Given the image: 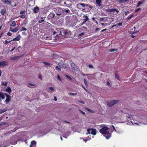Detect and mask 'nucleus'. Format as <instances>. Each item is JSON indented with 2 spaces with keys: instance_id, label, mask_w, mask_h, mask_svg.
I'll return each mask as SVG.
<instances>
[{
  "instance_id": "338daca9",
  "label": "nucleus",
  "mask_w": 147,
  "mask_h": 147,
  "mask_svg": "<svg viewBox=\"0 0 147 147\" xmlns=\"http://www.w3.org/2000/svg\"><path fill=\"white\" fill-rule=\"evenodd\" d=\"M118 25L119 26H121L122 25V23H120L118 24Z\"/></svg>"
},
{
  "instance_id": "f704fd0d",
  "label": "nucleus",
  "mask_w": 147,
  "mask_h": 147,
  "mask_svg": "<svg viewBox=\"0 0 147 147\" xmlns=\"http://www.w3.org/2000/svg\"><path fill=\"white\" fill-rule=\"evenodd\" d=\"M26 30L27 29L26 28L24 27H22V29L20 30V31L21 32L23 31H26Z\"/></svg>"
},
{
  "instance_id": "5701e85b",
  "label": "nucleus",
  "mask_w": 147,
  "mask_h": 147,
  "mask_svg": "<svg viewBox=\"0 0 147 147\" xmlns=\"http://www.w3.org/2000/svg\"><path fill=\"white\" fill-rule=\"evenodd\" d=\"M6 12V10L5 9H2L1 10L0 13L2 15H3Z\"/></svg>"
},
{
  "instance_id": "bb28decb",
  "label": "nucleus",
  "mask_w": 147,
  "mask_h": 147,
  "mask_svg": "<svg viewBox=\"0 0 147 147\" xmlns=\"http://www.w3.org/2000/svg\"><path fill=\"white\" fill-rule=\"evenodd\" d=\"M4 3L7 4H10L11 2L9 0H5L4 1Z\"/></svg>"
},
{
  "instance_id": "6ab92c4d",
  "label": "nucleus",
  "mask_w": 147,
  "mask_h": 147,
  "mask_svg": "<svg viewBox=\"0 0 147 147\" xmlns=\"http://www.w3.org/2000/svg\"><path fill=\"white\" fill-rule=\"evenodd\" d=\"M5 91L8 92L9 94L11 93V89L10 87H9L7 88Z\"/></svg>"
},
{
  "instance_id": "a211bd4d",
  "label": "nucleus",
  "mask_w": 147,
  "mask_h": 147,
  "mask_svg": "<svg viewBox=\"0 0 147 147\" xmlns=\"http://www.w3.org/2000/svg\"><path fill=\"white\" fill-rule=\"evenodd\" d=\"M85 19H84V20L82 22V24H85L86 21L89 20L87 16H85Z\"/></svg>"
},
{
  "instance_id": "09e8293b",
  "label": "nucleus",
  "mask_w": 147,
  "mask_h": 147,
  "mask_svg": "<svg viewBox=\"0 0 147 147\" xmlns=\"http://www.w3.org/2000/svg\"><path fill=\"white\" fill-rule=\"evenodd\" d=\"M111 137L110 135H109L107 136H106V138L107 139H109Z\"/></svg>"
},
{
  "instance_id": "4d7b16f0",
  "label": "nucleus",
  "mask_w": 147,
  "mask_h": 147,
  "mask_svg": "<svg viewBox=\"0 0 147 147\" xmlns=\"http://www.w3.org/2000/svg\"><path fill=\"white\" fill-rule=\"evenodd\" d=\"M7 82H5L4 83L3 82L2 83V84H3L5 86H6L7 85Z\"/></svg>"
},
{
  "instance_id": "c03bdc74",
  "label": "nucleus",
  "mask_w": 147,
  "mask_h": 147,
  "mask_svg": "<svg viewBox=\"0 0 147 147\" xmlns=\"http://www.w3.org/2000/svg\"><path fill=\"white\" fill-rule=\"evenodd\" d=\"M141 9V8H138L136 9L135 10V12H137L139 11Z\"/></svg>"
},
{
  "instance_id": "864d4df0",
  "label": "nucleus",
  "mask_w": 147,
  "mask_h": 147,
  "mask_svg": "<svg viewBox=\"0 0 147 147\" xmlns=\"http://www.w3.org/2000/svg\"><path fill=\"white\" fill-rule=\"evenodd\" d=\"M107 86H109L110 87H111L110 84V83L109 82H108V81L107 82Z\"/></svg>"
},
{
  "instance_id": "cd10ccee",
  "label": "nucleus",
  "mask_w": 147,
  "mask_h": 147,
  "mask_svg": "<svg viewBox=\"0 0 147 147\" xmlns=\"http://www.w3.org/2000/svg\"><path fill=\"white\" fill-rule=\"evenodd\" d=\"M143 3L142 1H139L138 2V3L136 6V7H138Z\"/></svg>"
},
{
  "instance_id": "dca6fc26",
  "label": "nucleus",
  "mask_w": 147,
  "mask_h": 147,
  "mask_svg": "<svg viewBox=\"0 0 147 147\" xmlns=\"http://www.w3.org/2000/svg\"><path fill=\"white\" fill-rule=\"evenodd\" d=\"M21 56H15L11 58V59L12 60H15L18 59Z\"/></svg>"
},
{
  "instance_id": "4468645a",
  "label": "nucleus",
  "mask_w": 147,
  "mask_h": 147,
  "mask_svg": "<svg viewBox=\"0 0 147 147\" xmlns=\"http://www.w3.org/2000/svg\"><path fill=\"white\" fill-rule=\"evenodd\" d=\"M20 39V36L19 35H18L16 38L13 39L12 40H11L12 41H18Z\"/></svg>"
},
{
  "instance_id": "a19ab883",
  "label": "nucleus",
  "mask_w": 147,
  "mask_h": 147,
  "mask_svg": "<svg viewBox=\"0 0 147 147\" xmlns=\"http://www.w3.org/2000/svg\"><path fill=\"white\" fill-rule=\"evenodd\" d=\"M65 77L70 80H72V79L68 75H65Z\"/></svg>"
},
{
  "instance_id": "412c9836",
  "label": "nucleus",
  "mask_w": 147,
  "mask_h": 147,
  "mask_svg": "<svg viewBox=\"0 0 147 147\" xmlns=\"http://www.w3.org/2000/svg\"><path fill=\"white\" fill-rule=\"evenodd\" d=\"M0 97L2 99H4L5 98L3 92H0Z\"/></svg>"
},
{
  "instance_id": "72a5a7b5",
  "label": "nucleus",
  "mask_w": 147,
  "mask_h": 147,
  "mask_svg": "<svg viewBox=\"0 0 147 147\" xmlns=\"http://www.w3.org/2000/svg\"><path fill=\"white\" fill-rule=\"evenodd\" d=\"M133 17V15H129L128 16L127 18V20H130L131 18Z\"/></svg>"
},
{
  "instance_id": "f3484780",
  "label": "nucleus",
  "mask_w": 147,
  "mask_h": 147,
  "mask_svg": "<svg viewBox=\"0 0 147 147\" xmlns=\"http://www.w3.org/2000/svg\"><path fill=\"white\" fill-rule=\"evenodd\" d=\"M80 5H82V7H88L89 8H90L92 9V7H91L90 6H89V5L87 4H84L83 3H82L80 4Z\"/></svg>"
},
{
  "instance_id": "79ce46f5",
  "label": "nucleus",
  "mask_w": 147,
  "mask_h": 147,
  "mask_svg": "<svg viewBox=\"0 0 147 147\" xmlns=\"http://www.w3.org/2000/svg\"><path fill=\"white\" fill-rule=\"evenodd\" d=\"M19 17H20L22 18H25L26 17L25 15H21L19 16Z\"/></svg>"
},
{
  "instance_id": "bf43d9fd",
  "label": "nucleus",
  "mask_w": 147,
  "mask_h": 147,
  "mask_svg": "<svg viewBox=\"0 0 147 147\" xmlns=\"http://www.w3.org/2000/svg\"><path fill=\"white\" fill-rule=\"evenodd\" d=\"M57 79L61 81V78L59 75H58L57 76Z\"/></svg>"
},
{
  "instance_id": "473e14b6",
  "label": "nucleus",
  "mask_w": 147,
  "mask_h": 147,
  "mask_svg": "<svg viewBox=\"0 0 147 147\" xmlns=\"http://www.w3.org/2000/svg\"><path fill=\"white\" fill-rule=\"evenodd\" d=\"M43 63L46 65H47L49 66L51 65V64L49 63L45 62H43Z\"/></svg>"
},
{
  "instance_id": "7ed1b4c3",
  "label": "nucleus",
  "mask_w": 147,
  "mask_h": 147,
  "mask_svg": "<svg viewBox=\"0 0 147 147\" xmlns=\"http://www.w3.org/2000/svg\"><path fill=\"white\" fill-rule=\"evenodd\" d=\"M88 133L87 134H91L93 135H95L96 134V130L95 129L88 128L87 130Z\"/></svg>"
},
{
  "instance_id": "20e7f679",
  "label": "nucleus",
  "mask_w": 147,
  "mask_h": 147,
  "mask_svg": "<svg viewBox=\"0 0 147 147\" xmlns=\"http://www.w3.org/2000/svg\"><path fill=\"white\" fill-rule=\"evenodd\" d=\"M62 10V9L60 7H57L56 9L55 13L57 15L59 16L61 15V11Z\"/></svg>"
},
{
  "instance_id": "0e129e2a",
  "label": "nucleus",
  "mask_w": 147,
  "mask_h": 147,
  "mask_svg": "<svg viewBox=\"0 0 147 147\" xmlns=\"http://www.w3.org/2000/svg\"><path fill=\"white\" fill-rule=\"evenodd\" d=\"M107 30V29H103L101 31V32H103L104 31H106Z\"/></svg>"
},
{
  "instance_id": "f03ea898",
  "label": "nucleus",
  "mask_w": 147,
  "mask_h": 147,
  "mask_svg": "<svg viewBox=\"0 0 147 147\" xmlns=\"http://www.w3.org/2000/svg\"><path fill=\"white\" fill-rule=\"evenodd\" d=\"M119 102V100H112L107 102V105L109 107H112Z\"/></svg>"
},
{
  "instance_id": "c85d7f7f",
  "label": "nucleus",
  "mask_w": 147,
  "mask_h": 147,
  "mask_svg": "<svg viewBox=\"0 0 147 147\" xmlns=\"http://www.w3.org/2000/svg\"><path fill=\"white\" fill-rule=\"evenodd\" d=\"M35 86V85L33 84H32V83H28L27 85V86L29 87V88H31L32 87L30 86Z\"/></svg>"
},
{
  "instance_id": "4be33fe9",
  "label": "nucleus",
  "mask_w": 147,
  "mask_h": 147,
  "mask_svg": "<svg viewBox=\"0 0 147 147\" xmlns=\"http://www.w3.org/2000/svg\"><path fill=\"white\" fill-rule=\"evenodd\" d=\"M16 22L15 21L12 22V23L11 24V26L13 27H15L16 26Z\"/></svg>"
},
{
  "instance_id": "1a4fd4ad",
  "label": "nucleus",
  "mask_w": 147,
  "mask_h": 147,
  "mask_svg": "<svg viewBox=\"0 0 147 147\" xmlns=\"http://www.w3.org/2000/svg\"><path fill=\"white\" fill-rule=\"evenodd\" d=\"M11 96L10 95L6 97V100L5 102L7 104H8L9 102V101L11 100Z\"/></svg>"
},
{
  "instance_id": "f257e3e1",
  "label": "nucleus",
  "mask_w": 147,
  "mask_h": 147,
  "mask_svg": "<svg viewBox=\"0 0 147 147\" xmlns=\"http://www.w3.org/2000/svg\"><path fill=\"white\" fill-rule=\"evenodd\" d=\"M109 128L107 126L103 127L100 130V132L103 134H109L108 129Z\"/></svg>"
},
{
  "instance_id": "de8ad7c7",
  "label": "nucleus",
  "mask_w": 147,
  "mask_h": 147,
  "mask_svg": "<svg viewBox=\"0 0 147 147\" xmlns=\"http://www.w3.org/2000/svg\"><path fill=\"white\" fill-rule=\"evenodd\" d=\"M137 32H135L133 33L131 35V36L132 38H133L134 37L136 36L135 35H134V33H136Z\"/></svg>"
},
{
  "instance_id": "c756f323",
  "label": "nucleus",
  "mask_w": 147,
  "mask_h": 147,
  "mask_svg": "<svg viewBox=\"0 0 147 147\" xmlns=\"http://www.w3.org/2000/svg\"><path fill=\"white\" fill-rule=\"evenodd\" d=\"M85 109L87 110L88 111L91 112V113H94V111H93V110H92L90 109H88V108H85Z\"/></svg>"
},
{
  "instance_id": "b1692460",
  "label": "nucleus",
  "mask_w": 147,
  "mask_h": 147,
  "mask_svg": "<svg viewBox=\"0 0 147 147\" xmlns=\"http://www.w3.org/2000/svg\"><path fill=\"white\" fill-rule=\"evenodd\" d=\"M62 11L63 12L65 11L67 13H69L70 12V10L68 9H65L64 8H63L62 9Z\"/></svg>"
},
{
  "instance_id": "052dcab7",
  "label": "nucleus",
  "mask_w": 147,
  "mask_h": 147,
  "mask_svg": "<svg viewBox=\"0 0 147 147\" xmlns=\"http://www.w3.org/2000/svg\"><path fill=\"white\" fill-rule=\"evenodd\" d=\"M4 95H5V96H6V97H7V96H9V95H8V94H7L6 93H4Z\"/></svg>"
},
{
  "instance_id": "423d86ee",
  "label": "nucleus",
  "mask_w": 147,
  "mask_h": 147,
  "mask_svg": "<svg viewBox=\"0 0 147 147\" xmlns=\"http://www.w3.org/2000/svg\"><path fill=\"white\" fill-rule=\"evenodd\" d=\"M60 33L59 34L62 35H65L68 33L67 30L64 29H61V30L60 31Z\"/></svg>"
},
{
  "instance_id": "a878e982",
  "label": "nucleus",
  "mask_w": 147,
  "mask_h": 147,
  "mask_svg": "<svg viewBox=\"0 0 147 147\" xmlns=\"http://www.w3.org/2000/svg\"><path fill=\"white\" fill-rule=\"evenodd\" d=\"M129 0H119V2L120 3H123Z\"/></svg>"
},
{
  "instance_id": "a18cd8bd",
  "label": "nucleus",
  "mask_w": 147,
  "mask_h": 147,
  "mask_svg": "<svg viewBox=\"0 0 147 147\" xmlns=\"http://www.w3.org/2000/svg\"><path fill=\"white\" fill-rule=\"evenodd\" d=\"M49 89L50 90L53 91H54V88L53 87H49Z\"/></svg>"
},
{
  "instance_id": "58836bf2",
  "label": "nucleus",
  "mask_w": 147,
  "mask_h": 147,
  "mask_svg": "<svg viewBox=\"0 0 147 147\" xmlns=\"http://www.w3.org/2000/svg\"><path fill=\"white\" fill-rule=\"evenodd\" d=\"M117 50V49H111L109 50V51L110 52H114L115 51Z\"/></svg>"
},
{
  "instance_id": "8fccbe9b",
  "label": "nucleus",
  "mask_w": 147,
  "mask_h": 147,
  "mask_svg": "<svg viewBox=\"0 0 147 147\" xmlns=\"http://www.w3.org/2000/svg\"><path fill=\"white\" fill-rule=\"evenodd\" d=\"M41 21H39V22L40 23H41L42 22H44V21L43 17H41Z\"/></svg>"
},
{
  "instance_id": "393cba45",
  "label": "nucleus",
  "mask_w": 147,
  "mask_h": 147,
  "mask_svg": "<svg viewBox=\"0 0 147 147\" xmlns=\"http://www.w3.org/2000/svg\"><path fill=\"white\" fill-rule=\"evenodd\" d=\"M115 77L119 80L120 81V78H119V76L117 74V71L116 72V73L115 74Z\"/></svg>"
},
{
  "instance_id": "6e6552de",
  "label": "nucleus",
  "mask_w": 147,
  "mask_h": 147,
  "mask_svg": "<svg viewBox=\"0 0 147 147\" xmlns=\"http://www.w3.org/2000/svg\"><path fill=\"white\" fill-rule=\"evenodd\" d=\"M107 11L110 12H112L115 11H116V12L117 13L119 12V11L115 8H112L107 9Z\"/></svg>"
},
{
  "instance_id": "aec40b11",
  "label": "nucleus",
  "mask_w": 147,
  "mask_h": 147,
  "mask_svg": "<svg viewBox=\"0 0 147 147\" xmlns=\"http://www.w3.org/2000/svg\"><path fill=\"white\" fill-rule=\"evenodd\" d=\"M36 142L35 141H32L31 142V144L30 145V147H33L34 145H36Z\"/></svg>"
},
{
  "instance_id": "680f3d73",
  "label": "nucleus",
  "mask_w": 147,
  "mask_h": 147,
  "mask_svg": "<svg viewBox=\"0 0 147 147\" xmlns=\"http://www.w3.org/2000/svg\"><path fill=\"white\" fill-rule=\"evenodd\" d=\"M84 32H82V33L80 34H79V36H82V35H84Z\"/></svg>"
},
{
  "instance_id": "2f4dec72",
  "label": "nucleus",
  "mask_w": 147,
  "mask_h": 147,
  "mask_svg": "<svg viewBox=\"0 0 147 147\" xmlns=\"http://www.w3.org/2000/svg\"><path fill=\"white\" fill-rule=\"evenodd\" d=\"M55 69L59 71H60L61 70V69H60V68L57 66H56Z\"/></svg>"
},
{
  "instance_id": "4c0bfd02",
  "label": "nucleus",
  "mask_w": 147,
  "mask_h": 147,
  "mask_svg": "<svg viewBox=\"0 0 147 147\" xmlns=\"http://www.w3.org/2000/svg\"><path fill=\"white\" fill-rule=\"evenodd\" d=\"M68 94V95H70L71 96H74V95H77V94L76 93H69Z\"/></svg>"
},
{
  "instance_id": "9d476101",
  "label": "nucleus",
  "mask_w": 147,
  "mask_h": 147,
  "mask_svg": "<svg viewBox=\"0 0 147 147\" xmlns=\"http://www.w3.org/2000/svg\"><path fill=\"white\" fill-rule=\"evenodd\" d=\"M55 15V14L54 13H50L48 16V18L49 19H51L54 17Z\"/></svg>"
},
{
  "instance_id": "69168bd1",
  "label": "nucleus",
  "mask_w": 147,
  "mask_h": 147,
  "mask_svg": "<svg viewBox=\"0 0 147 147\" xmlns=\"http://www.w3.org/2000/svg\"><path fill=\"white\" fill-rule=\"evenodd\" d=\"M129 12L128 11H126L124 13V14L125 15H127L128 13Z\"/></svg>"
},
{
  "instance_id": "13d9d810",
  "label": "nucleus",
  "mask_w": 147,
  "mask_h": 147,
  "mask_svg": "<svg viewBox=\"0 0 147 147\" xmlns=\"http://www.w3.org/2000/svg\"><path fill=\"white\" fill-rule=\"evenodd\" d=\"M7 35L9 36H11L12 35V33L9 32L7 33Z\"/></svg>"
},
{
  "instance_id": "7c9ffc66",
  "label": "nucleus",
  "mask_w": 147,
  "mask_h": 147,
  "mask_svg": "<svg viewBox=\"0 0 147 147\" xmlns=\"http://www.w3.org/2000/svg\"><path fill=\"white\" fill-rule=\"evenodd\" d=\"M7 110L6 109H4L3 110H1L0 109V113H2L6 111H7Z\"/></svg>"
},
{
  "instance_id": "ddd939ff",
  "label": "nucleus",
  "mask_w": 147,
  "mask_h": 147,
  "mask_svg": "<svg viewBox=\"0 0 147 147\" xmlns=\"http://www.w3.org/2000/svg\"><path fill=\"white\" fill-rule=\"evenodd\" d=\"M9 30L13 32H15L18 30V29L17 28H15L13 29L12 27H11L10 28Z\"/></svg>"
},
{
  "instance_id": "5fc2aeb1",
  "label": "nucleus",
  "mask_w": 147,
  "mask_h": 147,
  "mask_svg": "<svg viewBox=\"0 0 147 147\" xmlns=\"http://www.w3.org/2000/svg\"><path fill=\"white\" fill-rule=\"evenodd\" d=\"M88 67L89 68H93V66L91 64L88 65Z\"/></svg>"
},
{
  "instance_id": "e2e57ef3",
  "label": "nucleus",
  "mask_w": 147,
  "mask_h": 147,
  "mask_svg": "<svg viewBox=\"0 0 147 147\" xmlns=\"http://www.w3.org/2000/svg\"><path fill=\"white\" fill-rule=\"evenodd\" d=\"M79 102L80 103H82V104H84L85 103L84 102V101H79Z\"/></svg>"
},
{
  "instance_id": "3c124183",
  "label": "nucleus",
  "mask_w": 147,
  "mask_h": 147,
  "mask_svg": "<svg viewBox=\"0 0 147 147\" xmlns=\"http://www.w3.org/2000/svg\"><path fill=\"white\" fill-rule=\"evenodd\" d=\"M25 13V11H21L20 12V13L21 14H23Z\"/></svg>"
},
{
  "instance_id": "39448f33",
  "label": "nucleus",
  "mask_w": 147,
  "mask_h": 147,
  "mask_svg": "<svg viewBox=\"0 0 147 147\" xmlns=\"http://www.w3.org/2000/svg\"><path fill=\"white\" fill-rule=\"evenodd\" d=\"M71 69L77 71L78 69L77 66L73 62L71 63Z\"/></svg>"
},
{
  "instance_id": "0eeeda50",
  "label": "nucleus",
  "mask_w": 147,
  "mask_h": 147,
  "mask_svg": "<svg viewBox=\"0 0 147 147\" xmlns=\"http://www.w3.org/2000/svg\"><path fill=\"white\" fill-rule=\"evenodd\" d=\"M8 65V62L6 61H3L0 62V65L1 66L5 67Z\"/></svg>"
},
{
  "instance_id": "603ef678",
  "label": "nucleus",
  "mask_w": 147,
  "mask_h": 147,
  "mask_svg": "<svg viewBox=\"0 0 147 147\" xmlns=\"http://www.w3.org/2000/svg\"><path fill=\"white\" fill-rule=\"evenodd\" d=\"M82 87L86 91H88V90L86 89L85 88L84 86L82 85Z\"/></svg>"
},
{
  "instance_id": "49530a36",
  "label": "nucleus",
  "mask_w": 147,
  "mask_h": 147,
  "mask_svg": "<svg viewBox=\"0 0 147 147\" xmlns=\"http://www.w3.org/2000/svg\"><path fill=\"white\" fill-rule=\"evenodd\" d=\"M38 77L41 80H42V77L41 74H39L38 76Z\"/></svg>"
},
{
  "instance_id": "f8f14e48",
  "label": "nucleus",
  "mask_w": 147,
  "mask_h": 147,
  "mask_svg": "<svg viewBox=\"0 0 147 147\" xmlns=\"http://www.w3.org/2000/svg\"><path fill=\"white\" fill-rule=\"evenodd\" d=\"M39 10V7L37 6L35 7L33 9V11L35 13H38Z\"/></svg>"
},
{
  "instance_id": "6e6d98bb",
  "label": "nucleus",
  "mask_w": 147,
  "mask_h": 147,
  "mask_svg": "<svg viewBox=\"0 0 147 147\" xmlns=\"http://www.w3.org/2000/svg\"><path fill=\"white\" fill-rule=\"evenodd\" d=\"M11 41H7V40H5V44H7L9 42H10Z\"/></svg>"
},
{
  "instance_id": "2eb2a0df",
  "label": "nucleus",
  "mask_w": 147,
  "mask_h": 147,
  "mask_svg": "<svg viewBox=\"0 0 147 147\" xmlns=\"http://www.w3.org/2000/svg\"><path fill=\"white\" fill-rule=\"evenodd\" d=\"M58 64L62 68H64L66 67L65 64L63 62H60Z\"/></svg>"
},
{
  "instance_id": "9b49d317",
  "label": "nucleus",
  "mask_w": 147,
  "mask_h": 147,
  "mask_svg": "<svg viewBox=\"0 0 147 147\" xmlns=\"http://www.w3.org/2000/svg\"><path fill=\"white\" fill-rule=\"evenodd\" d=\"M101 2L102 0H96V3L99 7H100L101 6Z\"/></svg>"
},
{
  "instance_id": "37998d69",
  "label": "nucleus",
  "mask_w": 147,
  "mask_h": 147,
  "mask_svg": "<svg viewBox=\"0 0 147 147\" xmlns=\"http://www.w3.org/2000/svg\"><path fill=\"white\" fill-rule=\"evenodd\" d=\"M6 124V123L4 122H1L0 123V126H2L3 125H5Z\"/></svg>"
},
{
  "instance_id": "ea45409f",
  "label": "nucleus",
  "mask_w": 147,
  "mask_h": 147,
  "mask_svg": "<svg viewBox=\"0 0 147 147\" xmlns=\"http://www.w3.org/2000/svg\"><path fill=\"white\" fill-rule=\"evenodd\" d=\"M79 111L83 115H86V113L82 111L80 109H79Z\"/></svg>"
},
{
  "instance_id": "e433bc0d",
  "label": "nucleus",
  "mask_w": 147,
  "mask_h": 147,
  "mask_svg": "<svg viewBox=\"0 0 147 147\" xmlns=\"http://www.w3.org/2000/svg\"><path fill=\"white\" fill-rule=\"evenodd\" d=\"M81 4V3H79V4H78L77 5V7L78 8V9H82V8H80V7H82V5H80Z\"/></svg>"
},
{
  "instance_id": "774afa93",
  "label": "nucleus",
  "mask_w": 147,
  "mask_h": 147,
  "mask_svg": "<svg viewBox=\"0 0 147 147\" xmlns=\"http://www.w3.org/2000/svg\"><path fill=\"white\" fill-rule=\"evenodd\" d=\"M100 30V28H96L95 29V31H97L98 30Z\"/></svg>"
},
{
  "instance_id": "c9c22d12",
  "label": "nucleus",
  "mask_w": 147,
  "mask_h": 147,
  "mask_svg": "<svg viewBox=\"0 0 147 147\" xmlns=\"http://www.w3.org/2000/svg\"><path fill=\"white\" fill-rule=\"evenodd\" d=\"M84 83L86 86H88V83L86 79L85 78L84 79Z\"/></svg>"
}]
</instances>
